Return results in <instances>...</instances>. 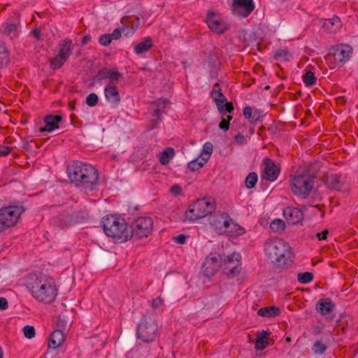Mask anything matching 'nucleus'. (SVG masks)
Listing matches in <instances>:
<instances>
[{
    "instance_id": "62",
    "label": "nucleus",
    "mask_w": 358,
    "mask_h": 358,
    "mask_svg": "<svg viewBox=\"0 0 358 358\" xmlns=\"http://www.w3.org/2000/svg\"><path fill=\"white\" fill-rule=\"evenodd\" d=\"M231 119H232V116H231V115H227V119H226V120H228V122H229V121H230Z\"/></svg>"
},
{
    "instance_id": "37",
    "label": "nucleus",
    "mask_w": 358,
    "mask_h": 358,
    "mask_svg": "<svg viewBox=\"0 0 358 358\" xmlns=\"http://www.w3.org/2000/svg\"><path fill=\"white\" fill-rule=\"evenodd\" d=\"M66 60V59L62 57L59 55H57L56 57L51 59L50 67L52 69H59L63 66V64Z\"/></svg>"
},
{
    "instance_id": "42",
    "label": "nucleus",
    "mask_w": 358,
    "mask_h": 358,
    "mask_svg": "<svg viewBox=\"0 0 358 358\" xmlns=\"http://www.w3.org/2000/svg\"><path fill=\"white\" fill-rule=\"evenodd\" d=\"M4 33L10 38L17 36V25L15 24H6Z\"/></svg>"
},
{
    "instance_id": "9",
    "label": "nucleus",
    "mask_w": 358,
    "mask_h": 358,
    "mask_svg": "<svg viewBox=\"0 0 358 358\" xmlns=\"http://www.w3.org/2000/svg\"><path fill=\"white\" fill-rule=\"evenodd\" d=\"M153 222L150 217H141L136 219L130 230L132 237L143 238L147 237L152 230Z\"/></svg>"
},
{
    "instance_id": "57",
    "label": "nucleus",
    "mask_w": 358,
    "mask_h": 358,
    "mask_svg": "<svg viewBox=\"0 0 358 358\" xmlns=\"http://www.w3.org/2000/svg\"><path fill=\"white\" fill-rule=\"evenodd\" d=\"M8 308V301L4 297H0V309L6 310Z\"/></svg>"
},
{
    "instance_id": "23",
    "label": "nucleus",
    "mask_w": 358,
    "mask_h": 358,
    "mask_svg": "<svg viewBox=\"0 0 358 358\" xmlns=\"http://www.w3.org/2000/svg\"><path fill=\"white\" fill-rule=\"evenodd\" d=\"M73 44L71 39L65 38L59 41L58 44V54L62 57L69 59L73 50Z\"/></svg>"
},
{
    "instance_id": "29",
    "label": "nucleus",
    "mask_w": 358,
    "mask_h": 358,
    "mask_svg": "<svg viewBox=\"0 0 358 358\" xmlns=\"http://www.w3.org/2000/svg\"><path fill=\"white\" fill-rule=\"evenodd\" d=\"M152 40L150 37H147L137 43L134 48V52L136 55H141L148 51L152 47Z\"/></svg>"
},
{
    "instance_id": "13",
    "label": "nucleus",
    "mask_w": 358,
    "mask_h": 358,
    "mask_svg": "<svg viewBox=\"0 0 358 358\" xmlns=\"http://www.w3.org/2000/svg\"><path fill=\"white\" fill-rule=\"evenodd\" d=\"M206 22L209 29L217 34H222L229 29L228 24L212 11L207 13Z\"/></svg>"
},
{
    "instance_id": "51",
    "label": "nucleus",
    "mask_w": 358,
    "mask_h": 358,
    "mask_svg": "<svg viewBox=\"0 0 358 358\" xmlns=\"http://www.w3.org/2000/svg\"><path fill=\"white\" fill-rule=\"evenodd\" d=\"M170 191L174 196H178L182 193V188L179 185H174L171 187Z\"/></svg>"
},
{
    "instance_id": "63",
    "label": "nucleus",
    "mask_w": 358,
    "mask_h": 358,
    "mask_svg": "<svg viewBox=\"0 0 358 358\" xmlns=\"http://www.w3.org/2000/svg\"><path fill=\"white\" fill-rule=\"evenodd\" d=\"M0 358H3V352L1 348H0Z\"/></svg>"
},
{
    "instance_id": "45",
    "label": "nucleus",
    "mask_w": 358,
    "mask_h": 358,
    "mask_svg": "<svg viewBox=\"0 0 358 358\" xmlns=\"http://www.w3.org/2000/svg\"><path fill=\"white\" fill-rule=\"evenodd\" d=\"M222 108L218 109L220 113L225 114L226 113H231L234 110V106L232 103L227 102V101L224 103H221Z\"/></svg>"
},
{
    "instance_id": "38",
    "label": "nucleus",
    "mask_w": 358,
    "mask_h": 358,
    "mask_svg": "<svg viewBox=\"0 0 358 358\" xmlns=\"http://www.w3.org/2000/svg\"><path fill=\"white\" fill-rule=\"evenodd\" d=\"M270 227L273 231L278 232L285 229V224L282 220L275 219L271 222Z\"/></svg>"
},
{
    "instance_id": "47",
    "label": "nucleus",
    "mask_w": 358,
    "mask_h": 358,
    "mask_svg": "<svg viewBox=\"0 0 358 358\" xmlns=\"http://www.w3.org/2000/svg\"><path fill=\"white\" fill-rule=\"evenodd\" d=\"M99 41L101 45L108 46L111 43L112 38L110 35L103 34L99 37Z\"/></svg>"
},
{
    "instance_id": "64",
    "label": "nucleus",
    "mask_w": 358,
    "mask_h": 358,
    "mask_svg": "<svg viewBox=\"0 0 358 358\" xmlns=\"http://www.w3.org/2000/svg\"><path fill=\"white\" fill-rule=\"evenodd\" d=\"M286 340H287V341H290V338L287 337V338H286Z\"/></svg>"
},
{
    "instance_id": "1",
    "label": "nucleus",
    "mask_w": 358,
    "mask_h": 358,
    "mask_svg": "<svg viewBox=\"0 0 358 358\" xmlns=\"http://www.w3.org/2000/svg\"><path fill=\"white\" fill-rule=\"evenodd\" d=\"M26 286L33 298L40 303H50L58 294L54 279L42 273H31Z\"/></svg>"
},
{
    "instance_id": "36",
    "label": "nucleus",
    "mask_w": 358,
    "mask_h": 358,
    "mask_svg": "<svg viewBox=\"0 0 358 358\" xmlns=\"http://www.w3.org/2000/svg\"><path fill=\"white\" fill-rule=\"evenodd\" d=\"M316 77L312 71H307L303 76V81L306 86H313L316 83Z\"/></svg>"
},
{
    "instance_id": "35",
    "label": "nucleus",
    "mask_w": 358,
    "mask_h": 358,
    "mask_svg": "<svg viewBox=\"0 0 358 358\" xmlns=\"http://www.w3.org/2000/svg\"><path fill=\"white\" fill-rule=\"evenodd\" d=\"M257 174L255 172L250 173L245 178V183L248 189H252L257 182Z\"/></svg>"
},
{
    "instance_id": "3",
    "label": "nucleus",
    "mask_w": 358,
    "mask_h": 358,
    "mask_svg": "<svg viewBox=\"0 0 358 358\" xmlns=\"http://www.w3.org/2000/svg\"><path fill=\"white\" fill-rule=\"evenodd\" d=\"M264 251L278 266L288 268L293 262L294 255L289 245L280 238H269L264 243Z\"/></svg>"
},
{
    "instance_id": "59",
    "label": "nucleus",
    "mask_w": 358,
    "mask_h": 358,
    "mask_svg": "<svg viewBox=\"0 0 358 358\" xmlns=\"http://www.w3.org/2000/svg\"><path fill=\"white\" fill-rule=\"evenodd\" d=\"M32 34L34 35V36L37 39V40H39L40 39V36H41V30L40 29L38 28H36L32 30Z\"/></svg>"
},
{
    "instance_id": "55",
    "label": "nucleus",
    "mask_w": 358,
    "mask_h": 358,
    "mask_svg": "<svg viewBox=\"0 0 358 358\" xmlns=\"http://www.w3.org/2000/svg\"><path fill=\"white\" fill-rule=\"evenodd\" d=\"M187 236L184 234H179L173 238L175 241L178 244H184L185 243Z\"/></svg>"
},
{
    "instance_id": "58",
    "label": "nucleus",
    "mask_w": 358,
    "mask_h": 358,
    "mask_svg": "<svg viewBox=\"0 0 358 358\" xmlns=\"http://www.w3.org/2000/svg\"><path fill=\"white\" fill-rule=\"evenodd\" d=\"M328 230L325 229L321 233H317L316 236L320 241L325 240L327 238V235L328 234Z\"/></svg>"
},
{
    "instance_id": "31",
    "label": "nucleus",
    "mask_w": 358,
    "mask_h": 358,
    "mask_svg": "<svg viewBox=\"0 0 358 358\" xmlns=\"http://www.w3.org/2000/svg\"><path fill=\"white\" fill-rule=\"evenodd\" d=\"M280 313V309L275 306H268L260 308L257 314L262 317H272Z\"/></svg>"
},
{
    "instance_id": "39",
    "label": "nucleus",
    "mask_w": 358,
    "mask_h": 358,
    "mask_svg": "<svg viewBox=\"0 0 358 358\" xmlns=\"http://www.w3.org/2000/svg\"><path fill=\"white\" fill-rule=\"evenodd\" d=\"M313 279V275L310 272L300 273L298 274L297 280L302 284H308Z\"/></svg>"
},
{
    "instance_id": "43",
    "label": "nucleus",
    "mask_w": 358,
    "mask_h": 358,
    "mask_svg": "<svg viewBox=\"0 0 358 358\" xmlns=\"http://www.w3.org/2000/svg\"><path fill=\"white\" fill-rule=\"evenodd\" d=\"M22 331L24 336L29 339L35 336V329L33 326L27 325L23 327Z\"/></svg>"
},
{
    "instance_id": "19",
    "label": "nucleus",
    "mask_w": 358,
    "mask_h": 358,
    "mask_svg": "<svg viewBox=\"0 0 358 358\" xmlns=\"http://www.w3.org/2000/svg\"><path fill=\"white\" fill-rule=\"evenodd\" d=\"M345 182L346 178L345 176L336 173L331 174L326 178V183L329 188L339 191L345 189Z\"/></svg>"
},
{
    "instance_id": "12",
    "label": "nucleus",
    "mask_w": 358,
    "mask_h": 358,
    "mask_svg": "<svg viewBox=\"0 0 358 358\" xmlns=\"http://www.w3.org/2000/svg\"><path fill=\"white\" fill-rule=\"evenodd\" d=\"M255 9L253 0H233L231 12L239 17H248Z\"/></svg>"
},
{
    "instance_id": "27",
    "label": "nucleus",
    "mask_w": 358,
    "mask_h": 358,
    "mask_svg": "<svg viewBox=\"0 0 358 358\" xmlns=\"http://www.w3.org/2000/svg\"><path fill=\"white\" fill-rule=\"evenodd\" d=\"M341 22L338 17L335 16L331 19H326L323 22V27L329 32H336L341 27Z\"/></svg>"
},
{
    "instance_id": "52",
    "label": "nucleus",
    "mask_w": 358,
    "mask_h": 358,
    "mask_svg": "<svg viewBox=\"0 0 358 358\" xmlns=\"http://www.w3.org/2000/svg\"><path fill=\"white\" fill-rule=\"evenodd\" d=\"M135 32V29L129 28V27H124L122 29V33L126 36H131Z\"/></svg>"
},
{
    "instance_id": "46",
    "label": "nucleus",
    "mask_w": 358,
    "mask_h": 358,
    "mask_svg": "<svg viewBox=\"0 0 358 358\" xmlns=\"http://www.w3.org/2000/svg\"><path fill=\"white\" fill-rule=\"evenodd\" d=\"M243 115L245 118L249 119L250 121L257 120L258 117H255V115H252V109L250 106H245L243 108Z\"/></svg>"
},
{
    "instance_id": "18",
    "label": "nucleus",
    "mask_w": 358,
    "mask_h": 358,
    "mask_svg": "<svg viewBox=\"0 0 358 358\" xmlns=\"http://www.w3.org/2000/svg\"><path fill=\"white\" fill-rule=\"evenodd\" d=\"M122 75L117 69H110L108 68H103L100 69L97 73L99 80L109 79L108 83L115 84L118 81Z\"/></svg>"
},
{
    "instance_id": "56",
    "label": "nucleus",
    "mask_w": 358,
    "mask_h": 358,
    "mask_svg": "<svg viewBox=\"0 0 358 358\" xmlns=\"http://www.w3.org/2000/svg\"><path fill=\"white\" fill-rule=\"evenodd\" d=\"M219 127L221 129H223L224 131H227L229 129V122L226 119L223 118L222 121L220 122L219 124Z\"/></svg>"
},
{
    "instance_id": "24",
    "label": "nucleus",
    "mask_w": 358,
    "mask_h": 358,
    "mask_svg": "<svg viewBox=\"0 0 358 358\" xmlns=\"http://www.w3.org/2000/svg\"><path fill=\"white\" fill-rule=\"evenodd\" d=\"M62 120L59 115H48L45 120V127H41L39 131L41 132H51L59 127L58 124Z\"/></svg>"
},
{
    "instance_id": "26",
    "label": "nucleus",
    "mask_w": 358,
    "mask_h": 358,
    "mask_svg": "<svg viewBox=\"0 0 358 358\" xmlns=\"http://www.w3.org/2000/svg\"><path fill=\"white\" fill-rule=\"evenodd\" d=\"M210 96L215 102L217 109L222 108V106L221 103H224L227 101V99L222 94L218 83H216L213 85L212 91L210 92Z\"/></svg>"
},
{
    "instance_id": "14",
    "label": "nucleus",
    "mask_w": 358,
    "mask_h": 358,
    "mask_svg": "<svg viewBox=\"0 0 358 358\" xmlns=\"http://www.w3.org/2000/svg\"><path fill=\"white\" fill-rule=\"evenodd\" d=\"M352 48L349 45H341L338 46L333 52L335 62L338 65H343L351 57Z\"/></svg>"
},
{
    "instance_id": "22",
    "label": "nucleus",
    "mask_w": 358,
    "mask_h": 358,
    "mask_svg": "<svg viewBox=\"0 0 358 358\" xmlns=\"http://www.w3.org/2000/svg\"><path fill=\"white\" fill-rule=\"evenodd\" d=\"M245 233V229L234 222V220L229 217V222H227V226L225 227L222 234H225L227 236L234 237L242 236Z\"/></svg>"
},
{
    "instance_id": "2",
    "label": "nucleus",
    "mask_w": 358,
    "mask_h": 358,
    "mask_svg": "<svg viewBox=\"0 0 358 358\" xmlns=\"http://www.w3.org/2000/svg\"><path fill=\"white\" fill-rule=\"evenodd\" d=\"M66 171L71 182L77 187H92L97 183L98 171L90 164L74 161L69 164Z\"/></svg>"
},
{
    "instance_id": "30",
    "label": "nucleus",
    "mask_w": 358,
    "mask_h": 358,
    "mask_svg": "<svg viewBox=\"0 0 358 358\" xmlns=\"http://www.w3.org/2000/svg\"><path fill=\"white\" fill-rule=\"evenodd\" d=\"M174 155V149L171 147L166 148L163 152L160 153L159 161L162 164L166 165L167 164H169L170 160L173 159Z\"/></svg>"
},
{
    "instance_id": "8",
    "label": "nucleus",
    "mask_w": 358,
    "mask_h": 358,
    "mask_svg": "<svg viewBox=\"0 0 358 358\" xmlns=\"http://www.w3.org/2000/svg\"><path fill=\"white\" fill-rule=\"evenodd\" d=\"M241 256L239 253L233 252L223 260L221 259V268L223 273L229 278H233L241 272Z\"/></svg>"
},
{
    "instance_id": "21",
    "label": "nucleus",
    "mask_w": 358,
    "mask_h": 358,
    "mask_svg": "<svg viewBox=\"0 0 358 358\" xmlns=\"http://www.w3.org/2000/svg\"><path fill=\"white\" fill-rule=\"evenodd\" d=\"M269 335L270 333L264 330L257 333V338L255 341L256 350H262L268 345H271L273 343V341L269 338Z\"/></svg>"
},
{
    "instance_id": "32",
    "label": "nucleus",
    "mask_w": 358,
    "mask_h": 358,
    "mask_svg": "<svg viewBox=\"0 0 358 358\" xmlns=\"http://www.w3.org/2000/svg\"><path fill=\"white\" fill-rule=\"evenodd\" d=\"M207 162L206 159H203L199 156V157L189 162L187 164V167L189 170L195 171L203 167Z\"/></svg>"
},
{
    "instance_id": "6",
    "label": "nucleus",
    "mask_w": 358,
    "mask_h": 358,
    "mask_svg": "<svg viewBox=\"0 0 358 358\" xmlns=\"http://www.w3.org/2000/svg\"><path fill=\"white\" fill-rule=\"evenodd\" d=\"M215 210L213 199L203 198L191 204L185 213V220L194 222L212 214Z\"/></svg>"
},
{
    "instance_id": "34",
    "label": "nucleus",
    "mask_w": 358,
    "mask_h": 358,
    "mask_svg": "<svg viewBox=\"0 0 358 358\" xmlns=\"http://www.w3.org/2000/svg\"><path fill=\"white\" fill-rule=\"evenodd\" d=\"M213 144L210 142H206L203 146L200 157L206 159V161H208L213 153Z\"/></svg>"
},
{
    "instance_id": "5",
    "label": "nucleus",
    "mask_w": 358,
    "mask_h": 358,
    "mask_svg": "<svg viewBox=\"0 0 358 358\" xmlns=\"http://www.w3.org/2000/svg\"><path fill=\"white\" fill-rule=\"evenodd\" d=\"M314 186V177L306 172L296 173L290 176V187L294 195L306 199L311 193Z\"/></svg>"
},
{
    "instance_id": "10",
    "label": "nucleus",
    "mask_w": 358,
    "mask_h": 358,
    "mask_svg": "<svg viewBox=\"0 0 358 358\" xmlns=\"http://www.w3.org/2000/svg\"><path fill=\"white\" fill-rule=\"evenodd\" d=\"M221 268V256L217 252H211L208 255L202 265V272L206 277L214 275Z\"/></svg>"
},
{
    "instance_id": "7",
    "label": "nucleus",
    "mask_w": 358,
    "mask_h": 358,
    "mask_svg": "<svg viewBox=\"0 0 358 358\" xmlns=\"http://www.w3.org/2000/svg\"><path fill=\"white\" fill-rule=\"evenodd\" d=\"M24 210L21 206H9L0 208V232L14 227Z\"/></svg>"
},
{
    "instance_id": "25",
    "label": "nucleus",
    "mask_w": 358,
    "mask_h": 358,
    "mask_svg": "<svg viewBox=\"0 0 358 358\" xmlns=\"http://www.w3.org/2000/svg\"><path fill=\"white\" fill-rule=\"evenodd\" d=\"M335 305L329 298H323L318 301L316 305V310L322 315H328L332 312Z\"/></svg>"
},
{
    "instance_id": "40",
    "label": "nucleus",
    "mask_w": 358,
    "mask_h": 358,
    "mask_svg": "<svg viewBox=\"0 0 358 358\" xmlns=\"http://www.w3.org/2000/svg\"><path fill=\"white\" fill-rule=\"evenodd\" d=\"M327 350V346L321 341H316L313 345L312 350L315 354L322 355Z\"/></svg>"
},
{
    "instance_id": "15",
    "label": "nucleus",
    "mask_w": 358,
    "mask_h": 358,
    "mask_svg": "<svg viewBox=\"0 0 358 358\" xmlns=\"http://www.w3.org/2000/svg\"><path fill=\"white\" fill-rule=\"evenodd\" d=\"M229 217L227 213H218L210 216L209 222L213 227L219 233L222 234L225 227L227 226V222H229Z\"/></svg>"
},
{
    "instance_id": "48",
    "label": "nucleus",
    "mask_w": 358,
    "mask_h": 358,
    "mask_svg": "<svg viewBox=\"0 0 358 358\" xmlns=\"http://www.w3.org/2000/svg\"><path fill=\"white\" fill-rule=\"evenodd\" d=\"M163 299L160 296H158L152 301V308L155 310L158 309L163 306Z\"/></svg>"
},
{
    "instance_id": "33",
    "label": "nucleus",
    "mask_w": 358,
    "mask_h": 358,
    "mask_svg": "<svg viewBox=\"0 0 358 358\" xmlns=\"http://www.w3.org/2000/svg\"><path fill=\"white\" fill-rule=\"evenodd\" d=\"M157 108L155 109V116L157 117V120H160V115L165 108L169 104V101L166 99H160L155 102Z\"/></svg>"
},
{
    "instance_id": "54",
    "label": "nucleus",
    "mask_w": 358,
    "mask_h": 358,
    "mask_svg": "<svg viewBox=\"0 0 358 358\" xmlns=\"http://www.w3.org/2000/svg\"><path fill=\"white\" fill-rule=\"evenodd\" d=\"M234 140H235V142L239 145H243L245 141V138L244 136L241 134H237L235 136Z\"/></svg>"
},
{
    "instance_id": "20",
    "label": "nucleus",
    "mask_w": 358,
    "mask_h": 358,
    "mask_svg": "<svg viewBox=\"0 0 358 358\" xmlns=\"http://www.w3.org/2000/svg\"><path fill=\"white\" fill-rule=\"evenodd\" d=\"M104 95L107 101L115 106L120 102V96L115 84L108 83L104 89Z\"/></svg>"
},
{
    "instance_id": "28",
    "label": "nucleus",
    "mask_w": 358,
    "mask_h": 358,
    "mask_svg": "<svg viewBox=\"0 0 358 358\" xmlns=\"http://www.w3.org/2000/svg\"><path fill=\"white\" fill-rule=\"evenodd\" d=\"M64 340V335L63 332L61 330H55L54 331L50 337L49 341V348H51L52 349H55L58 347H59Z\"/></svg>"
},
{
    "instance_id": "60",
    "label": "nucleus",
    "mask_w": 358,
    "mask_h": 358,
    "mask_svg": "<svg viewBox=\"0 0 358 358\" xmlns=\"http://www.w3.org/2000/svg\"><path fill=\"white\" fill-rule=\"evenodd\" d=\"M91 37L89 35H86L83 38L81 43L83 45H86L89 41H90Z\"/></svg>"
},
{
    "instance_id": "11",
    "label": "nucleus",
    "mask_w": 358,
    "mask_h": 358,
    "mask_svg": "<svg viewBox=\"0 0 358 358\" xmlns=\"http://www.w3.org/2000/svg\"><path fill=\"white\" fill-rule=\"evenodd\" d=\"M157 325L155 322L143 321L138 327V337L145 343L152 342L156 336Z\"/></svg>"
},
{
    "instance_id": "50",
    "label": "nucleus",
    "mask_w": 358,
    "mask_h": 358,
    "mask_svg": "<svg viewBox=\"0 0 358 358\" xmlns=\"http://www.w3.org/2000/svg\"><path fill=\"white\" fill-rule=\"evenodd\" d=\"M11 150V147L0 145V157L7 156Z\"/></svg>"
},
{
    "instance_id": "16",
    "label": "nucleus",
    "mask_w": 358,
    "mask_h": 358,
    "mask_svg": "<svg viewBox=\"0 0 358 358\" xmlns=\"http://www.w3.org/2000/svg\"><path fill=\"white\" fill-rule=\"evenodd\" d=\"M280 173V169L275 164L273 160L268 158L264 159V168L262 178L269 180L274 181Z\"/></svg>"
},
{
    "instance_id": "17",
    "label": "nucleus",
    "mask_w": 358,
    "mask_h": 358,
    "mask_svg": "<svg viewBox=\"0 0 358 358\" xmlns=\"http://www.w3.org/2000/svg\"><path fill=\"white\" fill-rule=\"evenodd\" d=\"M283 216L287 222L296 224L303 219V212L298 208L288 206L283 210Z\"/></svg>"
},
{
    "instance_id": "44",
    "label": "nucleus",
    "mask_w": 358,
    "mask_h": 358,
    "mask_svg": "<svg viewBox=\"0 0 358 358\" xmlns=\"http://www.w3.org/2000/svg\"><path fill=\"white\" fill-rule=\"evenodd\" d=\"M99 101V97L95 93L90 94L86 98V103L89 106H94L97 104Z\"/></svg>"
},
{
    "instance_id": "49",
    "label": "nucleus",
    "mask_w": 358,
    "mask_h": 358,
    "mask_svg": "<svg viewBox=\"0 0 358 358\" xmlns=\"http://www.w3.org/2000/svg\"><path fill=\"white\" fill-rule=\"evenodd\" d=\"M289 56V52L287 50H280L275 52V57L277 58L287 59Z\"/></svg>"
},
{
    "instance_id": "61",
    "label": "nucleus",
    "mask_w": 358,
    "mask_h": 358,
    "mask_svg": "<svg viewBox=\"0 0 358 358\" xmlns=\"http://www.w3.org/2000/svg\"><path fill=\"white\" fill-rule=\"evenodd\" d=\"M140 24L139 18L136 19V22L132 24L131 29H135V31L137 29Z\"/></svg>"
},
{
    "instance_id": "4",
    "label": "nucleus",
    "mask_w": 358,
    "mask_h": 358,
    "mask_svg": "<svg viewBox=\"0 0 358 358\" xmlns=\"http://www.w3.org/2000/svg\"><path fill=\"white\" fill-rule=\"evenodd\" d=\"M101 225L106 236L120 242H124L132 237V233L124 220L114 215H106L102 218Z\"/></svg>"
},
{
    "instance_id": "53",
    "label": "nucleus",
    "mask_w": 358,
    "mask_h": 358,
    "mask_svg": "<svg viewBox=\"0 0 358 358\" xmlns=\"http://www.w3.org/2000/svg\"><path fill=\"white\" fill-rule=\"evenodd\" d=\"M110 35L112 39H119L122 36V31L120 30V29L117 28Z\"/></svg>"
},
{
    "instance_id": "41",
    "label": "nucleus",
    "mask_w": 358,
    "mask_h": 358,
    "mask_svg": "<svg viewBox=\"0 0 358 358\" xmlns=\"http://www.w3.org/2000/svg\"><path fill=\"white\" fill-rule=\"evenodd\" d=\"M9 62V55L5 48L0 47V68L6 66Z\"/></svg>"
}]
</instances>
